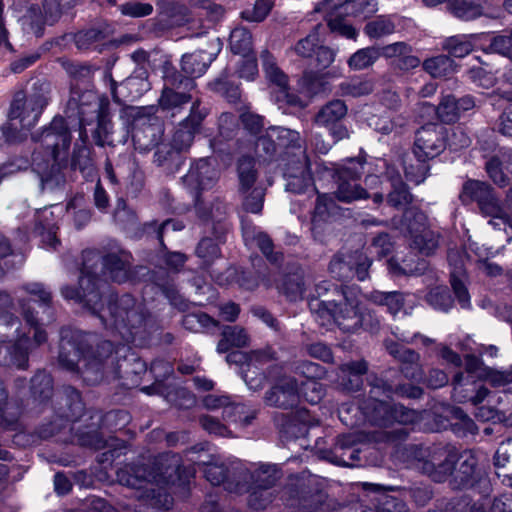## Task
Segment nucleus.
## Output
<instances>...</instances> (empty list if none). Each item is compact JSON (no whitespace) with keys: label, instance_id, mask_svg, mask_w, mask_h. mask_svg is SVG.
<instances>
[{"label":"nucleus","instance_id":"nucleus-1","mask_svg":"<svg viewBox=\"0 0 512 512\" xmlns=\"http://www.w3.org/2000/svg\"><path fill=\"white\" fill-rule=\"evenodd\" d=\"M101 273L108 275L113 282L118 284L130 281L133 276L129 261L117 253L110 252L100 256L93 252H84L78 284L62 286V297L81 305L92 315H100L104 309Z\"/></svg>","mask_w":512,"mask_h":512},{"label":"nucleus","instance_id":"nucleus-2","mask_svg":"<svg viewBox=\"0 0 512 512\" xmlns=\"http://www.w3.org/2000/svg\"><path fill=\"white\" fill-rule=\"evenodd\" d=\"M271 137L279 151V155H287L283 167V176L286 179V190L295 194H302L310 187L315 193L314 206L308 214L298 216L302 226H307L314 240L319 237L320 227V191L315 185L311 162L305 150L298 144L299 133L283 127H269Z\"/></svg>","mask_w":512,"mask_h":512},{"label":"nucleus","instance_id":"nucleus-3","mask_svg":"<svg viewBox=\"0 0 512 512\" xmlns=\"http://www.w3.org/2000/svg\"><path fill=\"white\" fill-rule=\"evenodd\" d=\"M25 290L37 299H21L19 301L23 319L29 329L33 332L32 339L26 333H19L16 329L17 339L11 344L0 343V366L15 367L19 370H26L29 366V353L33 342L39 347L47 342L48 334L43 324L39 322L38 312L35 310L37 304L44 311L52 309V294L46 290L41 283H29Z\"/></svg>","mask_w":512,"mask_h":512},{"label":"nucleus","instance_id":"nucleus-4","mask_svg":"<svg viewBox=\"0 0 512 512\" xmlns=\"http://www.w3.org/2000/svg\"><path fill=\"white\" fill-rule=\"evenodd\" d=\"M38 147L32 154V169L42 184L58 183L69 161L72 134L65 117L56 115L48 126L31 135Z\"/></svg>","mask_w":512,"mask_h":512},{"label":"nucleus","instance_id":"nucleus-5","mask_svg":"<svg viewBox=\"0 0 512 512\" xmlns=\"http://www.w3.org/2000/svg\"><path fill=\"white\" fill-rule=\"evenodd\" d=\"M58 363L68 372H77L79 362L85 361L87 366L101 370L104 363L111 358L114 367L116 346L112 341L101 338L97 333L85 332L70 326L60 329Z\"/></svg>","mask_w":512,"mask_h":512},{"label":"nucleus","instance_id":"nucleus-6","mask_svg":"<svg viewBox=\"0 0 512 512\" xmlns=\"http://www.w3.org/2000/svg\"><path fill=\"white\" fill-rule=\"evenodd\" d=\"M49 83L36 81L31 93L23 90L14 93L11 100L7 122L1 126L5 141L9 144L22 142L28 132L36 126L50 101Z\"/></svg>","mask_w":512,"mask_h":512},{"label":"nucleus","instance_id":"nucleus-7","mask_svg":"<svg viewBox=\"0 0 512 512\" xmlns=\"http://www.w3.org/2000/svg\"><path fill=\"white\" fill-rule=\"evenodd\" d=\"M64 113L66 118L78 122L81 138L88 137L90 131L96 145L102 147L107 143L113 129L107 96H102L95 107L81 106L74 98H69Z\"/></svg>","mask_w":512,"mask_h":512},{"label":"nucleus","instance_id":"nucleus-8","mask_svg":"<svg viewBox=\"0 0 512 512\" xmlns=\"http://www.w3.org/2000/svg\"><path fill=\"white\" fill-rule=\"evenodd\" d=\"M280 499L290 512H320V477L309 471L290 475Z\"/></svg>","mask_w":512,"mask_h":512},{"label":"nucleus","instance_id":"nucleus-9","mask_svg":"<svg viewBox=\"0 0 512 512\" xmlns=\"http://www.w3.org/2000/svg\"><path fill=\"white\" fill-rule=\"evenodd\" d=\"M102 302L104 309L100 315L103 323L109 321L110 325L120 333H127L134 337L138 333V329L144 323V317L136 308V299L130 293L119 295L116 292H109L105 297L102 292Z\"/></svg>","mask_w":512,"mask_h":512},{"label":"nucleus","instance_id":"nucleus-10","mask_svg":"<svg viewBox=\"0 0 512 512\" xmlns=\"http://www.w3.org/2000/svg\"><path fill=\"white\" fill-rule=\"evenodd\" d=\"M149 371L155 381H163L171 373L172 368L162 359H155L148 368L147 363L139 356L137 351L127 345H120L116 351V361L113 373L119 380L138 385L142 376Z\"/></svg>","mask_w":512,"mask_h":512},{"label":"nucleus","instance_id":"nucleus-11","mask_svg":"<svg viewBox=\"0 0 512 512\" xmlns=\"http://www.w3.org/2000/svg\"><path fill=\"white\" fill-rule=\"evenodd\" d=\"M85 410L86 405L82 398V393L74 386H64L58 393L54 403V414L58 420L42 423L35 428L40 442L59 434L68 422L75 423L79 421L84 415Z\"/></svg>","mask_w":512,"mask_h":512},{"label":"nucleus","instance_id":"nucleus-12","mask_svg":"<svg viewBox=\"0 0 512 512\" xmlns=\"http://www.w3.org/2000/svg\"><path fill=\"white\" fill-rule=\"evenodd\" d=\"M324 6L330 30L348 39H356L358 32L352 25L344 21L345 16L368 18L378 10L376 0H327Z\"/></svg>","mask_w":512,"mask_h":512},{"label":"nucleus","instance_id":"nucleus-13","mask_svg":"<svg viewBox=\"0 0 512 512\" xmlns=\"http://www.w3.org/2000/svg\"><path fill=\"white\" fill-rule=\"evenodd\" d=\"M446 146L445 129L436 124H429L420 128L415 136L414 154L420 162L417 171L414 167L406 168L405 173L408 180L415 184L422 183L428 172L425 162L438 156Z\"/></svg>","mask_w":512,"mask_h":512},{"label":"nucleus","instance_id":"nucleus-14","mask_svg":"<svg viewBox=\"0 0 512 512\" xmlns=\"http://www.w3.org/2000/svg\"><path fill=\"white\" fill-rule=\"evenodd\" d=\"M464 193L477 201L483 216L489 217V224L496 229L512 228V204L501 205L490 185L481 181H468Z\"/></svg>","mask_w":512,"mask_h":512},{"label":"nucleus","instance_id":"nucleus-15","mask_svg":"<svg viewBox=\"0 0 512 512\" xmlns=\"http://www.w3.org/2000/svg\"><path fill=\"white\" fill-rule=\"evenodd\" d=\"M159 295L179 312L190 308V302L180 293L174 277L164 268L149 270L142 289L144 301H154Z\"/></svg>","mask_w":512,"mask_h":512},{"label":"nucleus","instance_id":"nucleus-16","mask_svg":"<svg viewBox=\"0 0 512 512\" xmlns=\"http://www.w3.org/2000/svg\"><path fill=\"white\" fill-rule=\"evenodd\" d=\"M136 149L148 151L158 142L160 127L151 123V116L144 107L125 106L120 111Z\"/></svg>","mask_w":512,"mask_h":512},{"label":"nucleus","instance_id":"nucleus-17","mask_svg":"<svg viewBox=\"0 0 512 512\" xmlns=\"http://www.w3.org/2000/svg\"><path fill=\"white\" fill-rule=\"evenodd\" d=\"M339 302H322V319L325 314L333 318L334 322L345 332H354L364 325V316L359 310V300L356 291L352 288L341 290Z\"/></svg>","mask_w":512,"mask_h":512},{"label":"nucleus","instance_id":"nucleus-18","mask_svg":"<svg viewBox=\"0 0 512 512\" xmlns=\"http://www.w3.org/2000/svg\"><path fill=\"white\" fill-rule=\"evenodd\" d=\"M403 226L410 247L419 253L428 256L439 247V234L427 225V217L424 213L414 209L406 210Z\"/></svg>","mask_w":512,"mask_h":512},{"label":"nucleus","instance_id":"nucleus-19","mask_svg":"<svg viewBox=\"0 0 512 512\" xmlns=\"http://www.w3.org/2000/svg\"><path fill=\"white\" fill-rule=\"evenodd\" d=\"M294 51L300 57L316 63L315 70L303 72L301 85L309 94H317L320 92V23L315 24L312 31L295 44Z\"/></svg>","mask_w":512,"mask_h":512},{"label":"nucleus","instance_id":"nucleus-20","mask_svg":"<svg viewBox=\"0 0 512 512\" xmlns=\"http://www.w3.org/2000/svg\"><path fill=\"white\" fill-rule=\"evenodd\" d=\"M364 173V160L351 158L337 170L338 188L336 197L343 202H351L368 197L366 191L357 183Z\"/></svg>","mask_w":512,"mask_h":512},{"label":"nucleus","instance_id":"nucleus-21","mask_svg":"<svg viewBox=\"0 0 512 512\" xmlns=\"http://www.w3.org/2000/svg\"><path fill=\"white\" fill-rule=\"evenodd\" d=\"M392 389L382 380H377L370 390L371 398L375 401L372 420L378 425L390 424L393 420L400 423H406L412 420L409 410L403 406L394 407L393 409L386 402L385 398H390Z\"/></svg>","mask_w":512,"mask_h":512},{"label":"nucleus","instance_id":"nucleus-22","mask_svg":"<svg viewBox=\"0 0 512 512\" xmlns=\"http://www.w3.org/2000/svg\"><path fill=\"white\" fill-rule=\"evenodd\" d=\"M77 0H43L42 7L38 4H32L26 17L30 20L31 28L36 36H42L45 25H54L62 16L76 5Z\"/></svg>","mask_w":512,"mask_h":512},{"label":"nucleus","instance_id":"nucleus-23","mask_svg":"<svg viewBox=\"0 0 512 512\" xmlns=\"http://www.w3.org/2000/svg\"><path fill=\"white\" fill-rule=\"evenodd\" d=\"M207 115L208 112L206 108L200 107L199 100L193 102L188 116L176 126L170 142L184 152H188L194 142L196 134L200 133L202 124Z\"/></svg>","mask_w":512,"mask_h":512},{"label":"nucleus","instance_id":"nucleus-24","mask_svg":"<svg viewBox=\"0 0 512 512\" xmlns=\"http://www.w3.org/2000/svg\"><path fill=\"white\" fill-rule=\"evenodd\" d=\"M457 453L447 447H435L429 451L428 459L418 460L417 468L434 481H444L454 470Z\"/></svg>","mask_w":512,"mask_h":512},{"label":"nucleus","instance_id":"nucleus-25","mask_svg":"<svg viewBox=\"0 0 512 512\" xmlns=\"http://www.w3.org/2000/svg\"><path fill=\"white\" fill-rule=\"evenodd\" d=\"M264 402L267 406L279 409L296 408L300 402L298 381L294 377H282L265 392Z\"/></svg>","mask_w":512,"mask_h":512},{"label":"nucleus","instance_id":"nucleus-26","mask_svg":"<svg viewBox=\"0 0 512 512\" xmlns=\"http://www.w3.org/2000/svg\"><path fill=\"white\" fill-rule=\"evenodd\" d=\"M281 477V469L276 464H261L250 474L252 489L249 495V505L254 510H264L267 507L266 499H259L257 493L273 488Z\"/></svg>","mask_w":512,"mask_h":512},{"label":"nucleus","instance_id":"nucleus-27","mask_svg":"<svg viewBox=\"0 0 512 512\" xmlns=\"http://www.w3.org/2000/svg\"><path fill=\"white\" fill-rule=\"evenodd\" d=\"M274 423L280 438L287 442L305 440L310 429L308 422L301 419L299 414H277L274 417Z\"/></svg>","mask_w":512,"mask_h":512},{"label":"nucleus","instance_id":"nucleus-28","mask_svg":"<svg viewBox=\"0 0 512 512\" xmlns=\"http://www.w3.org/2000/svg\"><path fill=\"white\" fill-rule=\"evenodd\" d=\"M207 88L231 105L241 103V83L231 79L228 68L223 69L218 77L208 82Z\"/></svg>","mask_w":512,"mask_h":512},{"label":"nucleus","instance_id":"nucleus-29","mask_svg":"<svg viewBox=\"0 0 512 512\" xmlns=\"http://www.w3.org/2000/svg\"><path fill=\"white\" fill-rule=\"evenodd\" d=\"M447 9L455 17L464 21L474 20L481 16L496 17V14L490 10V3L486 0L482 2L450 0L447 3Z\"/></svg>","mask_w":512,"mask_h":512},{"label":"nucleus","instance_id":"nucleus-30","mask_svg":"<svg viewBox=\"0 0 512 512\" xmlns=\"http://www.w3.org/2000/svg\"><path fill=\"white\" fill-rule=\"evenodd\" d=\"M386 348L390 355L402 362V372L407 378L415 381L423 379V371L418 363L419 355L417 353L394 342H387Z\"/></svg>","mask_w":512,"mask_h":512},{"label":"nucleus","instance_id":"nucleus-31","mask_svg":"<svg viewBox=\"0 0 512 512\" xmlns=\"http://www.w3.org/2000/svg\"><path fill=\"white\" fill-rule=\"evenodd\" d=\"M186 178L190 183L195 184L199 192H202L214 186L218 179V171L208 158H200L191 164Z\"/></svg>","mask_w":512,"mask_h":512},{"label":"nucleus","instance_id":"nucleus-32","mask_svg":"<svg viewBox=\"0 0 512 512\" xmlns=\"http://www.w3.org/2000/svg\"><path fill=\"white\" fill-rule=\"evenodd\" d=\"M117 479L120 484L140 489L150 482L152 471L149 465L141 462H132L117 470Z\"/></svg>","mask_w":512,"mask_h":512},{"label":"nucleus","instance_id":"nucleus-33","mask_svg":"<svg viewBox=\"0 0 512 512\" xmlns=\"http://www.w3.org/2000/svg\"><path fill=\"white\" fill-rule=\"evenodd\" d=\"M154 161L158 166L165 167L172 173L178 172L184 165L186 157L184 151L172 142H161L154 147Z\"/></svg>","mask_w":512,"mask_h":512},{"label":"nucleus","instance_id":"nucleus-34","mask_svg":"<svg viewBox=\"0 0 512 512\" xmlns=\"http://www.w3.org/2000/svg\"><path fill=\"white\" fill-rule=\"evenodd\" d=\"M475 102L471 96H464L456 99L454 96L443 97L438 105L437 114L444 122H454L461 114L473 109Z\"/></svg>","mask_w":512,"mask_h":512},{"label":"nucleus","instance_id":"nucleus-35","mask_svg":"<svg viewBox=\"0 0 512 512\" xmlns=\"http://www.w3.org/2000/svg\"><path fill=\"white\" fill-rule=\"evenodd\" d=\"M256 159L249 155H241L237 159L236 172L238 177V192L240 194L248 193L258 179V170L256 168Z\"/></svg>","mask_w":512,"mask_h":512},{"label":"nucleus","instance_id":"nucleus-36","mask_svg":"<svg viewBox=\"0 0 512 512\" xmlns=\"http://www.w3.org/2000/svg\"><path fill=\"white\" fill-rule=\"evenodd\" d=\"M53 389V378L44 370H38L30 379L29 390L31 397L40 404L46 403L52 398Z\"/></svg>","mask_w":512,"mask_h":512},{"label":"nucleus","instance_id":"nucleus-37","mask_svg":"<svg viewBox=\"0 0 512 512\" xmlns=\"http://www.w3.org/2000/svg\"><path fill=\"white\" fill-rule=\"evenodd\" d=\"M212 59L205 50L186 53L181 58V70L194 79L201 77L209 68Z\"/></svg>","mask_w":512,"mask_h":512},{"label":"nucleus","instance_id":"nucleus-38","mask_svg":"<svg viewBox=\"0 0 512 512\" xmlns=\"http://www.w3.org/2000/svg\"><path fill=\"white\" fill-rule=\"evenodd\" d=\"M279 292L283 294L289 302H296L303 298L305 292V282L301 271L286 273L278 286Z\"/></svg>","mask_w":512,"mask_h":512},{"label":"nucleus","instance_id":"nucleus-39","mask_svg":"<svg viewBox=\"0 0 512 512\" xmlns=\"http://www.w3.org/2000/svg\"><path fill=\"white\" fill-rule=\"evenodd\" d=\"M482 34L456 35L447 38L443 43V49L454 57H464L475 47Z\"/></svg>","mask_w":512,"mask_h":512},{"label":"nucleus","instance_id":"nucleus-40","mask_svg":"<svg viewBox=\"0 0 512 512\" xmlns=\"http://www.w3.org/2000/svg\"><path fill=\"white\" fill-rule=\"evenodd\" d=\"M195 469L192 465H184L181 459H175L172 466L163 469L162 474L166 476L167 483L185 488L189 487L191 479L195 477Z\"/></svg>","mask_w":512,"mask_h":512},{"label":"nucleus","instance_id":"nucleus-41","mask_svg":"<svg viewBox=\"0 0 512 512\" xmlns=\"http://www.w3.org/2000/svg\"><path fill=\"white\" fill-rule=\"evenodd\" d=\"M368 370L364 360L347 363L341 367V385L348 390H358L361 387V377Z\"/></svg>","mask_w":512,"mask_h":512},{"label":"nucleus","instance_id":"nucleus-42","mask_svg":"<svg viewBox=\"0 0 512 512\" xmlns=\"http://www.w3.org/2000/svg\"><path fill=\"white\" fill-rule=\"evenodd\" d=\"M195 254L201 259L200 267L203 269H209L222 256L219 243L211 237L200 239L195 248Z\"/></svg>","mask_w":512,"mask_h":512},{"label":"nucleus","instance_id":"nucleus-43","mask_svg":"<svg viewBox=\"0 0 512 512\" xmlns=\"http://www.w3.org/2000/svg\"><path fill=\"white\" fill-rule=\"evenodd\" d=\"M164 87L189 90L192 91L196 87L195 79L191 75H187L181 71H178L172 65L164 66Z\"/></svg>","mask_w":512,"mask_h":512},{"label":"nucleus","instance_id":"nucleus-44","mask_svg":"<svg viewBox=\"0 0 512 512\" xmlns=\"http://www.w3.org/2000/svg\"><path fill=\"white\" fill-rule=\"evenodd\" d=\"M257 247L273 266L280 267L283 265L285 256L282 251H275V245L270 235L264 231L258 232L255 236Z\"/></svg>","mask_w":512,"mask_h":512},{"label":"nucleus","instance_id":"nucleus-45","mask_svg":"<svg viewBox=\"0 0 512 512\" xmlns=\"http://www.w3.org/2000/svg\"><path fill=\"white\" fill-rule=\"evenodd\" d=\"M131 415L124 409H113L100 417L99 427L109 432H116L126 427Z\"/></svg>","mask_w":512,"mask_h":512},{"label":"nucleus","instance_id":"nucleus-46","mask_svg":"<svg viewBox=\"0 0 512 512\" xmlns=\"http://www.w3.org/2000/svg\"><path fill=\"white\" fill-rule=\"evenodd\" d=\"M388 269L394 275H417L424 272L427 268L425 260H420L415 256L411 259H404L398 263L395 259H390L388 262Z\"/></svg>","mask_w":512,"mask_h":512},{"label":"nucleus","instance_id":"nucleus-47","mask_svg":"<svg viewBox=\"0 0 512 512\" xmlns=\"http://www.w3.org/2000/svg\"><path fill=\"white\" fill-rule=\"evenodd\" d=\"M230 49L235 55H246L253 53L252 34L245 28L234 29L229 38Z\"/></svg>","mask_w":512,"mask_h":512},{"label":"nucleus","instance_id":"nucleus-48","mask_svg":"<svg viewBox=\"0 0 512 512\" xmlns=\"http://www.w3.org/2000/svg\"><path fill=\"white\" fill-rule=\"evenodd\" d=\"M380 56V49L377 47L362 48L350 56L348 65L353 70H363L372 66Z\"/></svg>","mask_w":512,"mask_h":512},{"label":"nucleus","instance_id":"nucleus-49","mask_svg":"<svg viewBox=\"0 0 512 512\" xmlns=\"http://www.w3.org/2000/svg\"><path fill=\"white\" fill-rule=\"evenodd\" d=\"M460 466L456 477L460 479L463 486L474 484L477 473L478 461L471 452H465L460 456Z\"/></svg>","mask_w":512,"mask_h":512},{"label":"nucleus","instance_id":"nucleus-50","mask_svg":"<svg viewBox=\"0 0 512 512\" xmlns=\"http://www.w3.org/2000/svg\"><path fill=\"white\" fill-rule=\"evenodd\" d=\"M368 298L376 304L385 305L393 315L397 314L404 305V296L399 292L373 291Z\"/></svg>","mask_w":512,"mask_h":512},{"label":"nucleus","instance_id":"nucleus-51","mask_svg":"<svg viewBox=\"0 0 512 512\" xmlns=\"http://www.w3.org/2000/svg\"><path fill=\"white\" fill-rule=\"evenodd\" d=\"M189 90L164 87L159 104L163 109H173L190 102L192 96Z\"/></svg>","mask_w":512,"mask_h":512},{"label":"nucleus","instance_id":"nucleus-52","mask_svg":"<svg viewBox=\"0 0 512 512\" xmlns=\"http://www.w3.org/2000/svg\"><path fill=\"white\" fill-rule=\"evenodd\" d=\"M423 69L432 77H442L454 70L453 60L446 55H438L423 62Z\"/></svg>","mask_w":512,"mask_h":512},{"label":"nucleus","instance_id":"nucleus-53","mask_svg":"<svg viewBox=\"0 0 512 512\" xmlns=\"http://www.w3.org/2000/svg\"><path fill=\"white\" fill-rule=\"evenodd\" d=\"M19 323L13 298L7 292L0 291V326L11 328Z\"/></svg>","mask_w":512,"mask_h":512},{"label":"nucleus","instance_id":"nucleus-54","mask_svg":"<svg viewBox=\"0 0 512 512\" xmlns=\"http://www.w3.org/2000/svg\"><path fill=\"white\" fill-rule=\"evenodd\" d=\"M395 31V24L393 21L385 16H380L377 19L370 21L364 28L365 34L369 38L378 39L392 34Z\"/></svg>","mask_w":512,"mask_h":512},{"label":"nucleus","instance_id":"nucleus-55","mask_svg":"<svg viewBox=\"0 0 512 512\" xmlns=\"http://www.w3.org/2000/svg\"><path fill=\"white\" fill-rule=\"evenodd\" d=\"M265 192L266 190L262 186H255L248 193L242 194L244 196L243 210L252 214H260L264 206Z\"/></svg>","mask_w":512,"mask_h":512},{"label":"nucleus","instance_id":"nucleus-56","mask_svg":"<svg viewBox=\"0 0 512 512\" xmlns=\"http://www.w3.org/2000/svg\"><path fill=\"white\" fill-rule=\"evenodd\" d=\"M261 57L263 58V65L270 82L279 87H286L288 84L287 75L273 61V56L270 52L264 51Z\"/></svg>","mask_w":512,"mask_h":512},{"label":"nucleus","instance_id":"nucleus-57","mask_svg":"<svg viewBox=\"0 0 512 512\" xmlns=\"http://www.w3.org/2000/svg\"><path fill=\"white\" fill-rule=\"evenodd\" d=\"M255 151L259 157L264 160L272 161L279 155V151L274 143L269 128L264 135L258 136L255 142Z\"/></svg>","mask_w":512,"mask_h":512},{"label":"nucleus","instance_id":"nucleus-58","mask_svg":"<svg viewBox=\"0 0 512 512\" xmlns=\"http://www.w3.org/2000/svg\"><path fill=\"white\" fill-rule=\"evenodd\" d=\"M273 5L272 0H256L251 10L241 12V17L248 22H262L271 12Z\"/></svg>","mask_w":512,"mask_h":512},{"label":"nucleus","instance_id":"nucleus-59","mask_svg":"<svg viewBox=\"0 0 512 512\" xmlns=\"http://www.w3.org/2000/svg\"><path fill=\"white\" fill-rule=\"evenodd\" d=\"M427 302L435 309L448 311L453 304L449 292L444 286L432 288L426 296Z\"/></svg>","mask_w":512,"mask_h":512},{"label":"nucleus","instance_id":"nucleus-60","mask_svg":"<svg viewBox=\"0 0 512 512\" xmlns=\"http://www.w3.org/2000/svg\"><path fill=\"white\" fill-rule=\"evenodd\" d=\"M76 100L77 104L81 106L95 107L96 102L100 101V98L96 91L90 89L89 86H79L77 83L70 85V97Z\"/></svg>","mask_w":512,"mask_h":512},{"label":"nucleus","instance_id":"nucleus-61","mask_svg":"<svg viewBox=\"0 0 512 512\" xmlns=\"http://www.w3.org/2000/svg\"><path fill=\"white\" fill-rule=\"evenodd\" d=\"M239 121L243 129L254 137H258L264 129V117L250 111L242 112Z\"/></svg>","mask_w":512,"mask_h":512},{"label":"nucleus","instance_id":"nucleus-62","mask_svg":"<svg viewBox=\"0 0 512 512\" xmlns=\"http://www.w3.org/2000/svg\"><path fill=\"white\" fill-rule=\"evenodd\" d=\"M411 201L412 195L407 186L402 181L393 183V190L388 195V203L397 209H404Z\"/></svg>","mask_w":512,"mask_h":512},{"label":"nucleus","instance_id":"nucleus-63","mask_svg":"<svg viewBox=\"0 0 512 512\" xmlns=\"http://www.w3.org/2000/svg\"><path fill=\"white\" fill-rule=\"evenodd\" d=\"M344 94L352 97H361L370 94L374 90V83L370 79H353L342 85Z\"/></svg>","mask_w":512,"mask_h":512},{"label":"nucleus","instance_id":"nucleus-64","mask_svg":"<svg viewBox=\"0 0 512 512\" xmlns=\"http://www.w3.org/2000/svg\"><path fill=\"white\" fill-rule=\"evenodd\" d=\"M489 50L501 54L512 61V30L493 37Z\"/></svg>","mask_w":512,"mask_h":512}]
</instances>
